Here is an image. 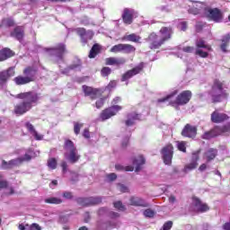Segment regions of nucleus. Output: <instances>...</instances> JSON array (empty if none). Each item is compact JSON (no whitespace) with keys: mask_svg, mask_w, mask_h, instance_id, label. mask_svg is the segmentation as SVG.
Returning <instances> with one entry per match:
<instances>
[{"mask_svg":"<svg viewBox=\"0 0 230 230\" xmlns=\"http://www.w3.org/2000/svg\"><path fill=\"white\" fill-rule=\"evenodd\" d=\"M212 103H222V100L229 98V93L224 91V83L218 79H215L208 92Z\"/></svg>","mask_w":230,"mask_h":230,"instance_id":"nucleus-1","label":"nucleus"},{"mask_svg":"<svg viewBox=\"0 0 230 230\" xmlns=\"http://www.w3.org/2000/svg\"><path fill=\"white\" fill-rule=\"evenodd\" d=\"M38 69L33 66H27L23 69L24 75H18L14 77L13 82L16 85H26L35 82V76L38 73Z\"/></svg>","mask_w":230,"mask_h":230,"instance_id":"nucleus-2","label":"nucleus"},{"mask_svg":"<svg viewBox=\"0 0 230 230\" xmlns=\"http://www.w3.org/2000/svg\"><path fill=\"white\" fill-rule=\"evenodd\" d=\"M14 98L22 100L31 109H33V106L37 105L40 100V93L35 91L23 92L16 94Z\"/></svg>","mask_w":230,"mask_h":230,"instance_id":"nucleus-3","label":"nucleus"},{"mask_svg":"<svg viewBox=\"0 0 230 230\" xmlns=\"http://www.w3.org/2000/svg\"><path fill=\"white\" fill-rule=\"evenodd\" d=\"M193 93L190 90H185L180 93L174 101L170 102L172 107H182L190 103Z\"/></svg>","mask_w":230,"mask_h":230,"instance_id":"nucleus-4","label":"nucleus"},{"mask_svg":"<svg viewBox=\"0 0 230 230\" xmlns=\"http://www.w3.org/2000/svg\"><path fill=\"white\" fill-rule=\"evenodd\" d=\"M204 13L208 21H213L214 22H222L224 20V13L217 7H205Z\"/></svg>","mask_w":230,"mask_h":230,"instance_id":"nucleus-5","label":"nucleus"},{"mask_svg":"<svg viewBox=\"0 0 230 230\" xmlns=\"http://www.w3.org/2000/svg\"><path fill=\"white\" fill-rule=\"evenodd\" d=\"M123 107L119 105H112L108 108H105L101 111L99 114V120L100 121H107V119H111L113 116H116L121 111Z\"/></svg>","mask_w":230,"mask_h":230,"instance_id":"nucleus-6","label":"nucleus"},{"mask_svg":"<svg viewBox=\"0 0 230 230\" xmlns=\"http://www.w3.org/2000/svg\"><path fill=\"white\" fill-rule=\"evenodd\" d=\"M163 161L167 166H171L172 159H173V145L168 144L161 150Z\"/></svg>","mask_w":230,"mask_h":230,"instance_id":"nucleus-7","label":"nucleus"},{"mask_svg":"<svg viewBox=\"0 0 230 230\" xmlns=\"http://www.w3.org/2000/svg\"><path fill=\"white\" fill-rule=\"evenodd\" d=\"M47 51L50 57H57V58L62 60L64 55H66V44L59 43L54 48L47 49Z\"/></svg>","mask_w":230,"mask_h":230,"instance_id":"nucleus-8","label":"nucleus"},{"mask_svg":"<svg viewBox=\"0 0 230 230\" xmlns=\"http://www.w3.org/2000/svg\"><path fill=\"white\" fill-rule=\"evenodd\" d=\"M143 69H145V64L140 63L138 66L133 67L130 70H128L121 76V82H127V80H130V78L136 76V75H139L143 73Z\"/></svg>","mask_w":230,"mask_h":230,"instance_id":"nucleus-9","label":"nucleus"},{"mask_svg":"<svg viewBox=\"0 0 230 230\" xmlns=\"http://www.w3.org/2000/svg\"><path fill=\"white\" fill-rule=\"evenodd\" d=\"M146 40L149 42V48L151 49H159L164 44L159 35L155 32H151Z\"/></svg>","mask_w":230,"mask_h":230,"instance_id":"nucleus-10","label":"nucleus"},{"mask_svg":"<svg viewBox=\"0 0 230 230\" xmlns=\"http://www.w3.org/2000/svg\"><path fill=\"white\" fill-rule=\"evenodd\" d=\"M75 31L80 37L83 44H87V42L93 40V37H94V32H93V31H86L85 28L79 27L76 28Z\"/></svg>","mask_w":230,"mask_h":230,"instance_id":"nucleus-11","label":"nucleus"},{"mask_svg":"<svg viewBox=\"0 0 230 230\" xmlns=\"http://www.w3.org/2000/svg\"><path fill=\"white\" fill-rule=\"evenodd\" d=\"M200 160V151H195L191 155V160L190 164H187L184 166L183 172L188 173V172H191V170H195L197 166H199V161Z\"/></svg>","mask_w":230,"mask_h":230,"instance_id":"nucleus-12","label":"nucleus"},{"mask_svg":"<svg viewBox=\"0 0 230 230\" xmlns=\"http://www.w3.org/2000/svg\"><path fill=\"white\" fill-rule=\"evenodd\" d=\"M197 126L186 124L181 130V135L183 137H189V139H195L197 137Z\"/></svg>","mask_w":230,"mask_h":230,"instance_id":"nucleus-13","label":"nucleus"},{"mask_svg":"<svg viewBox=\"0 0 230 230\" xmlns=\"http://www.w3.org/2000/svg\"><path fill=\"white\" fill-rule=\"evenodd\" d=\"M229 115L225 112H220L218 110L214 111L210 115V120L212 123H225L228 121Z\"/></svg>","mask_w":230,"mask_h":230,"instance_id":"nucleus-14","label":"nucleus"},{"mask_svg":"<svg viewBox=\"0 0 230 230\" xmlns=\"http://www.w3.org/2000/svg\"><path fill=\"white\" fill-rule=\"evenodd\" d=\"M191 206L195 208L196 213H206V211H209V206L203 203L202 200L197 197H192Z\"/></svg>","mask_w":230,"mask_h":230,"instance_id":"nucleus-15","label":"nucleus"},{"mask_svg":"<svg viewBox=\"0 0 230 230\" xmlns=\"http://www.w3.org/2000/svg\"><path fill=\"white\" fill-rule=\"evenodd\" d=\"M160 40L165 44L168 40H172L173 36V28L172 27H162L159 31Z\"/></svg>","mask_w":230,"mask_h":230,"instance_id":"nucleus-16","label":"nucleus"},{"mask_svg":"<svg viewBox=\"0 0 230 230\" xmlns=\"http://www.w3.org/2000/svg\"><path fill=\"white\" fill-rule=\"evenodd\" d=\"M31 108H30L23 101L14 106L13 114L16 116H24L26 112H30Z\"/></svg>","mask_w":230,"mask_h":230,"instance_id":"nucleus-17","label":"nucleus"},{"mask_svg":"<svg viewBox=\"0 0 230 230\" xmlns=\"http://www.w3.org/2000/svg\"><path fill=\"white\" fill-rule=\"evenodd\" d=\"M12 76H15L13 67H9L6 70L0 71V84H6Z\"/></svg>","mask_w":230,"mask_h":230,"instance_id":"nucleus-18","label":"nucleus"},{"mask_svg":"<svg viewBox=\"0 0 230 230\" xmlns=\"http://www.w3.org/2000/svg\"><path fill=\"white\" fill-rule=\"evenodd\" d=\"M82 89L84 93V96H89L91 100H96V98H98V94H100L99 89L87 86L85 84L82 86Z\"/></svg>","mask_w":230,"mask_h":230,"instance_id":"nucleus-19","label":"nucleus"},{"mask_svg":"<svg viewBox=\"0 0 230 230\" xmlns=\"http://www.w3.org/2000/svg\"><path fill=\"white\" fill-rule=\"evenodd\" d=\"M122 21L124 24H132L134 22V12L128 8H125L122 13Z\"/></svg>","mask_w":230,"mask_h":230,"instance_id":"nucleus-20","label":"nucleus"},{"mask_svg":"<svg viewBox=\"0 0 230 230\" xmlns=\"http://www.w3.org/2000/svg\"><path fill=\"white\" fill-rule=\"evenodd\" d=\"M127 119L125 120L126 127H132L136 125V121L141 119V114L137 112H131L127 115Z\"/></svg>","mask_w":230,"mask_h":230,"instance_id":"nucleus-21","label":"nucleus"},{"mask_svg":"<svg viewBox=\"0 0 230 230\" xmlns=\"http://www.w3.org/2000/svg\"><path fill=\"white\" fill-rule=\"evenodd\" d=\"M12 57H15V52L12 49L3 48L0 49V62H4L8 58H12Z\"/></svg>","mask_w":230,"mask_h":230,"instance_id":"nucleus-22","label":"nucleus"},{"mask_svg":"<svg viewBox=\"0 0 230 230\" xmlns=\"http://www.w3.org/2000/svg\"><path fill=\"white\" fill-rule=\"evenodd\" d=\"M11 37H13L15 40H19V42H22L24 39V27L16 26L13 31L11 32Z\"/></svg>","mask_w":230,"mask_h":230,"instance_id":"nucleus-23","label":"nucleus"},{"mask_svg":"<svg viewBox=\"0 0 230 230\" xmlns=\"http://www.w3.org/2000/svg\"><path fill=\"white\" fill-rule=\"evenodd\" d=\"M218 136H220V131L218 129V126H216L214 128L206 131L202 136L201 138L202 139H213V137H218Z\"/></svg>","mask_w":230,"mask_h":230,"instance_id":"nucleus-24","label":"nucleus"},{"mask_svg":"<svg viewBox=\"0 0 230 230\" xmlns=\"http://www.w3.org/2000/svg\"><path fill=\"white\" fill-rule=\"evenodd\" d=\"M64 155L72 164H75V163H78V161H80V155H78L77 149H74L69 153H65Z\"/></svg>","mask_w":230,"mask_h":230,"instance_id":"nucleus-25","label":"nucleus"},{"mask_svg":"<svg viewBox=\"0 0 230 230\" xmlns=\"http://www.w3.org/2000/svg\"><path fill=\"white\" fill-rule=\"evenodd\" d=\"M19 165V158L12 159L9 162H6V160L2 161L1 168L2 170H12L13 166Z\"/></svg>","mask_w":230,"mask_h":230,"instance_id":"nucleus-26","label":"nucleus"},{"mask_svg":"<svg viewBox=\"0 0 230 230\" xmlns=\"http://www.w3.org/2000/svg\"><path fill=\"white\" fill-rule=\"evenodd\" d=\"M25 127L28 132H30L31 134H32V136H34L36 141H42L44 137L37 132V130L35 129V127H33L31 123L26 122Z\"/></svg>","mask_w":230,"mask_h":230,"instance_id":"nucleus-27","label":"nucleus"},{"mask_svg":"<svg viewBox=\"0 0 230 230\" xmlns=\"http://www.w3.org/2000/svg\"><path fill=\"white\" fill-rule=\"evenodd\" d=\"M102 53V45L95 43L93 45L92 49H90L89 52V58H96L98 55Z\"/></svg>","mask_w":230,"mask_h":230,"instance_id":"nucleus-28","label":"nucleus"},{"mask_svg":"<svg viewBox=\"0 0 230 230\" xmlns=\"http://www.w3.org/2000/svg\"><path fill=\"white\" fill-rule=\"evenodd\" d=\"M146 160H145V156L143 155H138L137 157L133 159V164L134 166H136L135 172H141V166H143V164H145Z\"/></svg>","mask_w":230,"mask_h":230,"instance_id":"nucleus-29","label":"nucleus"},{"mask_svg":"<svg viewBox=\"0 0 230 230\" xmlns=\"http://www.w3.org/2000/svg\"><path fill=\"white\" fill-rule=\"evenodd\" d=\"M129 202L131 206H139L141 208H148L147 203H146L145 200H143V199L138 197L130 198Z\"/></svg>","mask_w":230,"mask_h":230,"instance_id":"nucleus-30","label":"nucleus"},{"mask_svg":"<svg viewBox=\"0 0 230 230\" xmlns=\"http://www.w3.org/2000/svg\"><path fill=\"white\" fill-rule=\"evenodd\" d=\"M34 155H35V153L33 152V150L29 149L23 157H18L19 164H22V163H25V162L30 163V161H31V159H33Z\"/></svg>","mask_w":230,"mask_h":230,"instance_id":"nucleus-31","label":"nucleus"},{"mask_svg":"<svg viewBox=\"0 0 230 230\" xmlns=\"http://www.w3.org/2000/svg\"><path fill=\"white\" fill-rule=\"evenodd\" d=\"M220 49L223 53H227V46H229L230 42V33L224 35L221 39Z\"/></svg>","mask_w":230,"mask_h":230,"instance_id":"nucleus-32","label":"nucleus"},{"mask_svg":"<svg viewBox=\"0 0 230 230\" xmlns=\"http://www.w3.org/2000/svg\"><path fill=\"white\" fill-rule=\"evenodd\" d=\"M205 155L207 163H211V161H213V159L218 155V151L215 148H210L205 153Z\"/></svg>","mask_w":230,"mask_h":230,"instance_id":"nucleus-33","label":"nucleus"},{"mask_svg":"<svg viewBox=\"0 0 230 230\" xmlns=\"http://www.w3.org/2000/svg\"><path fill=\"white\" fill-rule=\"evenodd\" d=\"M122 40H128V42H136V43H139L141 40V38L139 35H137L136 33H131L129 35L124 36L122 39Z\"/></svg>","mask_w":230,"mask_h":230,"instance_id":"nucleus-34","label":"nucleus"},{"mask_svg":"<svg viewBox=\"0 0 230 230\" xmlns=\"http://www.w3.org/2000/svg\"><path fill=\"white\" fill-rule=\"evenodd\" d=\"M63 148L66 152H73V150H76V146H75V142H73L71 139H66L65 140Z\"/></svg>","mask_w":230,"mask_h":230,"instance_id":"nucleus-35","label":"nucleus"},{"mask_svg":"<svg viewBox=\"0 0 230 230\" xmlns=\"http://www.w3.org/2000/svg\"><path fill=\"white\" fill-rule=\"evenodd\" d=\"M196 48L198 49H200L201 48L203 49H208V51H211V45H208L206 44V40H204V39H199L197 41H196Z\"/></svg>","mask_w":230,"mask_h":230,"instance_id":"nucleus-36","label":"nucleus"},{"mask_svg":"<svg viewBox=\"0 0 230 230\" xmlns=\"http://www.w3.org/2000/svg\"><path fill=\"white\" fill-rule=\"evenodd\" d=\"M75 202L83 208H91V203L88 198H76Z\"/></svg>","mask_w":230,"mask_h":230,"instance_id":"nucleus-37","label":"nucleus"},{"mask_svg":"<svg viewBox=\"0 0 230 230\" xmlns=\"http://www.w3.org/2000/svg\"><path fill=\"white\" fill-rule=\"evenodd\" d=\"M1 26H5V28H12L15 26V21H13V18L12 17L3 18Z\"/></svg>","mask_w":230,"mask_h":230,"instance_id":"nucleus-38","label":"nucleus"},{"mask_svg":"<svg viewBox=\"0 0 230 230\" xmlns=\"http://www.w3.org/2000/svg\"><path fill=\"white\" fill-rule=\"evenodd\" d=\"M122 52L129 55L130 53H136V47L130 44H124Z\"/></svg>","mask_w":230,"mask_h":230,"instance_id":"nucleus-39","label":"nucleus"},{"mask_svg":"<svg viewBox=\"0 0 230 230\" xmlns=\"http://www.w3.org/2000/svg\"><path fill=\"white\" fill-rule=\"evenodd\" d=\"M46 204H62V202H64V200H62V199L60 198H57V197H50L45 199Z\"/></svg>","mask_w":230,"mask_h":230,"instance_id":"nucleus-40","label":"nucleus"},{"mask_svg":"<svg viewBox=\"0 0 230 230\" xmlns=\"http://www.w3.org/2000/svg\"><path fill=\"white\" fill-rule=\"evenodd\" d=\"M90 200V207L91 206H98V204H102V197H88Z\"/></svg>","mask_w":230,"mask_h":230,"instance_id":"nucleus-41","label":"nucleus"},{"mask_svg":"<svg viewBox=\"0 0 230 230\" xmlns=\"http://www.w3.org/2000/svg\"><path fill=\"white\" fill-rule=\"evenodd\" d=\"M177 90H175L174 92H172V93L166 95L165 97L159 99L158 102L159 103H164V102H168V100H172V98H173V96L177 95Z\"/></svg>","mask_w":230,"mask_h":230,"instance_id":"nucleus-42","label":"nucleus"},{"mask_svg":"<svg viewBox=\"0 0 230 230\" xmlns=\"http://www.w3.org/2000/svg\"><path fill=\"white\" fill-rule=\"evenodd\" d=\"M218 130H219L220 136H222V134L230 132V121L226 125H224L222 127L218 126Z\"/></svg>","mask_w":230,"mask_h":230,"instance_id":"nucleus-43","label":"nucleus"},{"mask_svg":"<svg viewBox=\"0 0 230 230\" xmlns=\"http://www.w3.org/2000/svg\"><path fill=\"white\" fill-rule=\"evenodd\" d=\"M123 43L117 44L111 49V53H121L123 52Z\"/></svg>","mask_w":230,"mask_h":230,"instance_id":"nucleus-44","label":"nucleus"},{"mask_svg":"<svg viewBox=\"0 0 230 230\" xmlns=\"http://www.w3.org/2000/svg\"><path fill=\"white\" fill-rule=\"evenodd\" d=\"M84 128V123L80 122H74V132L75 136H78L80 134V130Z\"/></svg>","mask_w":230,"mask_h":230,"instance_id":"nucleus-45","label":"nucleus"},{"mask_svg":"<svg viewBox=\"0 0 230 230\" xmlns=\"http://www.w3.org/2000/svg\"><path fill=\"white\" fill-rule=\"evenodd\" d=\"M48 166L50 170H57V159L49 158L48 160Z\"/></svg>","mask_w":230,"mask_h":230,"instance_id":"nucleus-46","label":"nucleus"},{"mask_svg":"<svg viewBox=\"0 0 230 230\" xmlns=\"http://www.w3.org/2000/svg\"><path fill=\"white\" fill-rule=\"evenodd\" d=\"M195 55H198L201 58H208V57H209V53H208L200 49H196Z\"/></svg>","mask_w":230,"mask_h":230,"instance_id":"nucleus-47","label":"nucleus"},{"mask_svg":"<svg viewBox=\"0 0 230 230\" xmlns=\"http://www.w3.org/2000/svg\"><path fill=\"white\" fill-rule=\"evenodd\" d=\"M111 73H112V69H111V67L109 66H104L101 70V75L103 77L109 76V75H111Z\"/></svg>","mask_w":230,"mask_h":230,"instance_id":"nucleus-48","label":"nucleus"},{"mask_svg":"<svg viewBox=\"0 0 230 230\" xmlns=\"http://www.w3.org/2000/svg\"><path fill=\"white\" fill-rule=\"evenodd\" d=\"M96 229L97 230H108L107 228V221H97L96 224Z\"/></svg>","mask_w":230,"mask_h":230,"instance_id":"nucleus-49","label":"nucleus"},{"mask_svg":"<svg viewBox=\"0 0 230 230\" xmlns=\"http://www.w3.org/2000/svg\"><path fill=\"white\" fill-rule=\"evenodd\" d=\"M126 63H127V59H125L124 58H115L114 66H117L118 67H119V66H123Z\"/></svg>","mask_w":230,"mask_h":230,"instance_id":"nucleus-50","label":"nucleus"},{"mask_svg":"<svg viewBox=\"0 0 230 230\" xmlns=\"http://www.w3.org/2000/svg\"><path fill=\"white\" fill-rule=\"evenodd\" d=\"M144 216H146L147 218H154L155 212L150 208H147L144 211Z\"/></svg>","mask_w":230,"mask_h":230,"instance_id":"nucleus-51","label":"nucleus"},{"mask_svg":"<svg viewBox=\"0 0 230 230\" xmlns=\"http://www.w3.org/2000/svg\"><path fill=\"white\" fill-rule=\"evenodd\" d=\"M177 148L178 150H180V152H183V154H186V142H179L177 145Z\"/></svg>","mask_w":230,"mask_h":230,"instance_id":"nucleus-52","label":"nucleus"},{"mask_svg":"<svg viewBox=\"0 0 230 230\" xmlns=\"http://www.w3.org/2000/svg\"><path fill=\"white\" fill-rule=\"evenodd\" d=\"M106 226L108 229H115V227H118V222L116 221H106Z\"/></svg>","mask_w":230,"mask_h":230,"instance_id":"nucleus-53","label":"nucleus"},{"mask_svg":"<svg viewBox=\"0 0 230 230\" xmlns=\"http://www.w3.org/2000/svg\"><path fill=\"white\" fill-rule=\"evenodd\" d=\"M113 206L116 209H119V211H125V206H123V203L121 201L114 202Z\"/></svg>","mask_w":230,"mask_h":230,"instance_id":"nucleus-54","label":"nucleus"},{"mask_svg":"<svg viewBox=\"0 0 230 230\" xmlns=\"http://www.w3.org/2000/svg\"><path fill=\"white\" fill-rule=\"evenodd\" d=\"M103 105H105V99H103V98H100L95 102L96 109H102V107H103Z\"/></svg>","mask_w":230,"mask_h":230,"instance_id":"nucleus-55","label":"nucleus"},{"mask_svg":"<svg viewBox=\"0 0 230 230\" xmlns=\"http://www.w3.org/2000/svg\"><path fill=\"white\" fill-rule=\"evenodd\" d=\"M189 13H192V15H199L200 13V8L199 7H191L188 10Z\"/></svg>","mask_w":230,"mask_h":230,"instance_id":"nucleus-56","label":"nucleus"},{"mask_svg":"<svg viewBox=\"0 0 230 230\" xmlns=\"http://www.w3.org/2000/svg\"><path fill=\"white\" fill-rule=\"evenodd\" d=\"M9 182L6 180H0V190H7Z\"/></svg>","mask_w":230,"mask_h":230,"instance_id":"nucleus-57","label":"nucleus"},{"mask_svg":"<svg viewBox=\"0 0 230 230\" xmlns=\"http://www.w3.org/2000/svg\"><path fill=\"white\" fill-rule=\"evenodd\" d=\"M172 226H173V222L167 221L166 223L164 224L163 229L164 230H170V229H172Z\"/></svg>","mask_w":230,"mask_h":230,"instance_id":"nucleus-58","label":"nucleus"},{"mask_svg":"<svg viewBox=\"0 0 230 230\" xmlns=\"http://www.w3.org/2000/svg\"><path fill=\"white\" fill-rule=\"evenodd\" d=\"M115 58H107L105 59V65H106V66H114Z\"/></svg>","mask_w":230,"mask_h":230,"instance_id":"nucleus-59","label":"nucleus"},{"mask_svg":"<svg viewBox=\"0 0 230 230\" xmlns=\"http://www.w3.org/2000/svg\"><path fill=\"white\" fill-rule=\"evenodd\" d=\"M64 199H66L67 200H71L73 199V192L71 191H65L63 192Z\"/></svg>","mask_w":230,"mask_h":230,"instance_id":"nucleus-60","label":"nucleus"},{"mask_svg":"<svg viewBox=\"0 0 230 230\" xmlns=\"http://www.w3.org/2000/svg\"><path fill=\"white\" fill-rule=\"evenodd\" d=\"M119 190L121 191V193H128V187L123 184H119Z\"/></svg>","mask_w":230,"mask_h":230,"instance_id":"nucleus-61","label":"nucleus"},{"mask_svg":"<svg viewBox=\"0 0 230 230\" xmlns=\"http://www.w3.org/2000/svg\"><path fill=\"white\" fill-rule=\"evenodd\" d=\"M83 137H84L85 139H91V132L89 131V128L84 129Z\"/></svg>","mask_w":230,"mask_h":230,"instance_id":"nucleus-62","label":"nucleus"},{"mask_svg":"<svg viewBox=\"0 0 230 230\" xmlns=\"http://www.w3.org/2000/svg\"><path fill=\"white\" fill-rule=\"evenodd\" d=\"M107 179H109V181H111L112 182V181H116V179H118V175L114 172H111L107 175Z\"/></svg>","mask_w":230,"mask_h":230,"instance_id":"nucleus-63","label":"nucleus"},{"mask_svg":"<svg viewBox=\"0 0 230 230\" xmlns=\"http://www.w3.org/2000/svg\"><path fill=\"white\" fill-rule=\"evenodd\" d=\"M194 49H195V48L190 47V46L182 48V51H184V53H193Z\"/></svg>","mask_w":230,"mask_h":230,"instance_id":"nucleus-64","label":"nucleus"}]
</instances>
